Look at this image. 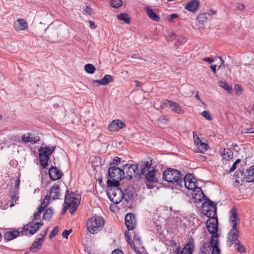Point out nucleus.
<instances>
[{"instance_id": "nucleus-1", "label": "nucleus", "mask_w": 254, "mask_h": 254, "mask_svg": "<svg viewBox=\"0 0 254 254\" xmlns=\"http://www.w3.org/2000/svg\"><path fill=\"white\" fill-rule=\"evenodd\" d=\"M105 224L103 217L95 215L89 218L87 222L86 227L88 232L96 234L102 230Z\"/></svg>"}, {"instance_id": "nucleus-2", "label": "nucleus", "mask_w": 254, "mask_h": 254, "mask_svg": "<svg viewBox=\"0 0 254 254\" xmlns=\"http://www.w3.org/2000/svg\"><path fill=\"white\" fill-rule=\"evenodd\" d=\"M115 185H107V195L110 199L114 203H119L123 199L124 193L119 188L120 183L116 182Z\"/></svg>"}, {"instance_id": "nucleus-3", "label": "nucleus", "mask_w": 254, "mask_h": 254, "mask_svg": "<svg viewBox=\"0 0 254 254\" xmlns=\"http://www.w3.org/2000/svg\"><path fill=\"white\" fill-rule=\"evenodd\" d=\"M182 175L181 172L176 169L169 168L164 171L163 173V179L168 182L171 183L173 185L179 186L180 184L181 178Z\"/></svg>"}, {"instance_id": "nucleus-4", "label": "nucleus", "mask_w": 254, "mask_h": 254, "mask_svg": "<svg viewBox=\"0 0 254 254\" xmlns=\"http://www.w3.org/2000/svg\"><path fill=\"white\" fill-rule=\"evenodd\" d=\"M108 174L110 179L107 181V185H115V182L120 183V181L125 178L124 171L116 166L109 167Z\"/></svg>"}, {"instance_id": "nucleus-5", "label": "nucleus", "mask_w": 254, "mask_h": 254, "mask_svg": "<svg viewBox=\"0 0 254 254\" xmlns=\"http://www.w3.org/2000/svg\"><path fill=\"white\" fill-rule=\"evenodd\" d=\"M80 202V196L78 194L73 192H69L68 190L66 191V194L64 198V204H68V206H71L70 212L71 213H73Z\"/></svg>"}, {"instance_id": "nucleus-6", "label": "nucleus", "mask_w": 254, "mask_h": 254, "mask_svg": "<svg viewBox=\"0 0 254 254\" xmlns=\"http://www.w3.org/2000/svg\"><path fill=\"white\" fill-rule=\"evenodd\" d=\"M55 150V146H41L39 149V160L40 164L43 168H46L48 166L49 156Z\"/></svg>"}, {"instance_id": "nucleus-7", "label": "nucleus", "mask_w": 254, "mask_h": 254, "mask_svg": "<svg viewBox=\"0 0 254 254\" xmlns=\"http://www.w3.org/2000/svg\"><path fill=\"white\" fill-rule=\"evenodd\" d=\"M202 211L205 215L209 218L216 217V204L209 199L202 204Z\"/></svg>"}, {"instance_id": "nucleus-8", "label": "nucleus", "mask_w": 254, "mask_h": 254, "mask_svg": "<svg viewBox=\"0 0 254 254\" xmlns=\"http://www.w3.org/2000/svg\"><path fill=\"white\" fill-rule=\"evenodd\" d=\"M43 224L42 222H34L32 220L23 227L20 233L22 235H34L43 226Z\"/></svg>"}, {"instance_id": "nucleus-9", "label": "nucleus", "mask_w": 254, "mask_h": 254, "mask_svg": "<svg viewBox=\"0 0 254 254\" xmlns=\"http://www.w3.org/2000/svg\"><path fill=\"white\" fill-rule=\"evenodd\" d=\"M179 187H182L183 185L188 190H191L195 188L196 186V180L191 174H187L183 179L181 178Z\"/></svg>"}, {"instance_id": "nucleus-10", "label": "nucleus", "mask_w": 254, "mask_h": 254, "mask_svg": "<svg viewBox=\"0 0 254 254\" xmlns=\"http://www.w3.org/2000/svg\"><path fill=\"white\" fill-rule=\"evenodd\" d=\"M125 173V178L131 179L134 178L138 173V166L135 164H127L123 166Z\"/></svg>"}, {"instance_id": "nucleus-11", "label": "nucleus", "mask_w": 254, "mask_h": 254, "mask_svg": "<svg viewBox=\"0 0 254 254\" xmlns=\"http://www.w3.org/2000/svg\"><path fill=\"white\" fill-rule=\"evenodd\" d=\"M192 134H193V136L194 143L197 147L195 149V151L196 152L203 153L208 149L207 144L204 142H203L199 139V138L196 134V132L193 131Z\"/></svg>"}, {"instance_id": "nucleus-12", "label": "nucleus", "mask_w": 254, "mask_h": 254, "mask_svg": "<svg viewBox=\"0 0 254 254\" xmlns=\"http://www.w3.org/2000/svg\"><path fill=\"white\" fill-rule=\"evenodd\" d=\"M162 105L164 107L171 108L173 112L177 114H183L185 113L184 110L178 104L172 101L166 100L163 102Z\"/></svg>"}, {"instance_id": "nucleus-13", "label": "nucleus", "mask_w": 254, "mask_h": 254, "mask_svg": "<svg viewBox=\"0 0 254 254\" xmlns=\"http://www.w3.org/2000/svg\"><path fill=\"white\" fill-rule=\"evenodd\" d=\"M218 220L216 217L209 218L207 221V229L209 233L214 235L218 230Z\"/></svg>"}, {"instance_id": "nucleus-14", "label": "nucleus", "mask_w": 254, "mask_h": 254, "mask_svg": "<svg viewBox=\"0 0 254 254\" xmlns=\"http://www.w3.org/2000/svg\"><path fill=\"white\" fill-rule=\"evenodd\" d=\"M125 123L120 120H115L111 122L108 126L109 130L111 131H117L126 127Z\"/></svg>"}, {"instance_id": "nucleus-15", "label": "nucleus", "mask_w": 254, "mask_h": 254, "mask_svg": "<svg viewBox=\"0 0 254 254\" xmlns=\"http://www.w3.org/2000/svg\"><path fill=\"white\" fill-rule=\"evenodd\" d=\"M125 225L128 230H132L136 225V220L133 214L127 213L125 218Z\"/></svg>"}, {"instance_id": "nucleus-16", "label": "nucleus", "mask_w": 254, "mask_h": 254, "mask_svg": "<svg viewBox=\"0 0 254 254\" xmlns=\"http://www.w3.org/2000/svg\"><path fill=\"white\" fill-rule=\"evenodd\" d=\"M193 250V242H190L187 243L182 249L177 248L176 252V254H192Z\"/></svg>"}, {"instance_id": "nucleus-17", "label": "nucleus", "mask_w": 254, "mask_h": 254, "mask_svg": "<svg viewBox=\"0 0 254 254\" xmlns=\"http://www.w3.org/2000/svg\"><path fill=\"white\" fill-rule=\"evenodd\" d=\"M128 243L130 244L131 248L136 252V254H142L140 252L137 251V249L138 248L142 246L141 240L140 237L137 235H134L133 241L130 242V239L128 238L127 239Z\"/></svg>"}, {"instance_id": "nucleus-18", "label": "nucleus", "mask_w": 254, "mask_h": 254, "mask_svg": "<svg viewBox=\"0 0 254 254\" xmlns=\"http://www.w3.org/2000/svg\"><path fill=\"white\" fill-rule=\"evenodd\" d=\"M192 197L196 201H201L202 200L205 195L203 194L200 188L197 187L192 190Z\"/></svg>"}, {"instance_id": "nucleus-19", "label": "nucleus", "mask_w": 254, "mask_h": 254, "mask_svg": "<svg viewBox=\"0 0 254 254\" xmlns=\"http://www.w3.org/2000/svg\"><path fill=\"white\" fill-rule=\"evenodd\" d=\"M49 176L52 180H57L60 179L62 175V172L56 167H51L49 170Z\"/></svg>"}, {"instance_id": "nucleus-20", "label": "nucleus", "mask_w": 254, "mask_h": 254, "mask_svg": "<svg viewBox=\"0 0 254 254\" xmlns=\"http://www.w3.org/2000/svg\"><path fill=\"white\" fill-rule=\"evenodd\" d=\"M239 231L237 228H232L230 230L228 236V242L231 245L234 242L238 241Z\"/></svg>"}, {"instance_id": "nucleus-21", "label": "nucleus", "mask_w": 254, "mask_h": 254, "mask_svg": "<svg viewBox=\"0 0 254 254\" xmlns=\"http://www.w3.org/2000/svg\"><path fill=\"white\" fill-rule=\"evenodd\" d=\"M199 5V2L198 0H191L185 5V7L187 10L194 12L198 9Z\"/></svg>"}, {"instance_id": "nucleus-22", "label": "nucleus", "mask_w": 254, "mask_h": 254, "mask_svg": "<svg viewBox=\"0 0 254 254\" xmlns=\"http://www.w3.org/2000/svg\"><path fill=\"white\" fill-rule=\"evenodd\" d=\"M229 221L231 223L232 228H237V221L239 218L236 209L235 208H232L229 211Z\"/></svg>"}, {"instance_id": "nucleus-23", "label": "nucleus", "mask_w": 254, "mask_h": 254, "mask_svg": "<svg viewBox=\"0 0 254 254\" xmlns=\"http://www.w3.org/2000/svg\"><path fill=\"white\" fill-rule=\"evenodd\" d=\"M44 240L45 239L41 236L39 238H36L30 247V251L35 253L37 250H39L41 248Z\"/></svg>"}, {"instance_id": "nucleus-24", "label": "nucleus", "mask_w": 254, "mask_h": 254, "mask_svg": "<svg viewBox=\"0 0 254 254\" xmlns=\"http://www.w3.org/2000/svg\"><path fill=\"white\" fill-rule=\"evenodd\" d=\"M50 196L53 199H58L61 195L60 186L58 184L54 185L50 190Z\"/></svg>"}, {"instance_id": "nucleus-25", "label": "nucleus", "mask_w": 254, "mask_h": 254, "mask_svg": "<svg viewBox=\"0 0 254 254\" xmlns=\"http://www.w3.org/2000/svg\"><path fill=\"white\" fill-rule=\"evenodd\" d=\"M20 232L17 230L6 232L4 233V238L6 241H11L17 237L20 234Z\"/></svg>"}, {"instance_id": "nucleus-26", "label": "nucleus", "mask_w": 254, "mask_h": 254, "mask_svg": "<svg viewBox=\"0 0 254 254\" xmlns=\"http://www.w3.org/2000/svg\"><path fill=\"white\" fill-rule=\"evenodd\" d=\"M152 165V160L142 162L140 165V173L141 175H145L150 170Z\"/></svg>"}, {"instance_id": "nucleus-27", "label": "nucleus", "mask_w": 254, "mask_h": 254, "mask_svg": "<svg viewBox=\"0 0 254 254\" xmlns=\"http://www.w3.org/2000/svg\"><path fill=\"white\" fill-rule=\"evenodd\" d=\"M211 19V16L210 13H203L197 16V21L199 24L203 25Z\"/></svg>"}, {"instance_id": "nucleus-28", "label": "nucleus", "mask_w": 254, "mask_h": 254, "mask_svg": "<svg viewBox=\"0 0 254 254\" xmlns=\"http://www.w3.org/2000/svg\"><path fill=\"white\" fill-rule=\"evenodd\" d=\"M14 26L16 30H24L27 28V23L24 19L20 18L14 22Z\"/></svg>"}, {"instance_id": "nucleus-29", "label": "nucleus", "mask_w": 254, "mask_h": 254, "mask_svg": "<svg viewBox=\"0 0 254 254\" xmlns=\"http://www.w3.org/2000/svg\"><path fill=\"white\" fill-rule=\"evenodd\" d=\"M157 171L155 169L152 168L145 175H144L148 182H156L157 181V180L155 177V174Z\"/></svg>"}, {"instance_id": "nucleus-30", "label": "nucleus", "mask_w": 254, "mask_h": 254, "mask_svg": "<svg viewBox=\"0 0 254 254\" xmlns=\"http://www.w3.org/2000/svg\"><path fill=\"white\" fill-rule=\"evenodd\" d=\"M43 213V219L46 221H49L52 218L54 211L52 207H49L47 209H45Z\"/></svg>"}, {"instance_id": "nucleus-31", "label": "nucleus", "mask_w": 254, "mask_h": 254, "mask_svg": "<svg viewBox=\"0 0 254 254\" xmlns=\"http://www.w3.org/2000/svg\"><path fill=\"white\" fill-rule=\"evenodd\" d=\"M245 178L248 182H254V166L247 170Z\"/></svg>"}, {"instance_id": "nucleus-32", "label": "nucleus", "mask_w": 254, "mask_h": 254, "mask_svg": "<svg viewBox=\"0 0 254 254\" xmlns=\"http://www.w3.org/2000/svg\"><path fill=\"white\" fill-rule=\"evenodd\" d=\"M146 11L147 15L151 19L156 22H158L160 20L159 17L153 11L152 9L149 7H146Z\"/></svg>"}, {"instance_id": "nucleus-33", "label": "nucleus", "mask_w": 254, "mask_h": 254, "mask_svg": "<svg viewBox=\"0 0 254 254\" xmlns=\"http://www.w3.org/2000/svg\"><path fill=\"white\" fill-rule=\"evenodd\" d=\"M233 155V151L229 148H224L222 152V156L226 160L232 158Z\"/></svg>"}, {"instance_id": "nucleus-34", "label": "nucleus", "mask_w": 254, "mask_h": 254, "mask_svg": "<svg viewBox=\"0 0 254 254\" xmlns=\"http://www.w3.org/2000/svg\"><path fill=\"white\" fill-rule=\"evenodd\" d=\"M117 18L119 20L124 21L127 24H129L130 19L128 14L126 13H122L117 15Z\"/></svg>"}, {"instance_id": "nucleus-35", "label": "nucleus", "mask_w": 254, "mask_h": 254, "mask_svg": "<svg viewBox=\"0 0 254 254\" xmlns=\"http://www.w3.org/2000/svg\"><path fill=\"white\" fill-rule=\"evenodd\" d=\"M218 238L217 236H215V235H212L210 238V245L212 249L215 248H219L218 247Z\"/></svg>"}, {"instance_id": "nucleus-36", "label": "nucleus", "mask_w": 254, "mask_h": 254, "mask_svg": "<svg viewBox=\"0 0 254 254\" xmlns=\"http://www.w3.org/2000/svg\"><path fill=\"white\" fill-rule=\"evenodd\" d=\"M103 85H106L110 82L113 81V78L111 75L106 74L102 79Z\"/></svg>"}, {"instance_id": "nucleus-37", "label": "nucleus", "mask_w": 254, "mask_h": 254, "mask_svg": "<svg viewBox=\"0 0 254 254\" xmlns=\"http://www.w3.org/2000/svg\"><path fill=\"white\" fill-rule=\"evenodd\" d=\"M95 69L96 68L95 66L92 64H87L84 65V70L88 73H93L95 72Z\"/></svg>"}, {"instance_id": "nucleus-38", "label": "nucleus", "mask_w": 254, "mask_h": 254, "mask_svg": "<svg viewBox=\"0 0 254 254\" xmlns=\"http://www.w3.org/2000/svg\"><path fill=\"white\" fill-rule=\"evenodd\" d=\"M50 197L48 195L45 196L43 199L40 207L44 210L46 209L47 206L49 205Z\"/></svg>"}, {"instance_id": "nucleus-39", "label": "nucleus", "mask_w": 254, "mask_h": 254, "mask_svg": "<svg viewBox=\"0 0 254 254\" xmlns=\"http://www.w3.org/2000/svg\"><path fill=\"white\" fill-rule=\"evenodd\" d=\"M30 142L32 143H37L40 140V137L37 133H30Z\"/></svg>"}, {"instance_id": "nucleus-40", "label": "nucleus", "mask_w": 254, "mask_h": 254, "mask_svg": "<svg viewBox=\"0 0 254 254\" xmlns=\"http://www.w3.org/2000/svg\"><path fill=\"white\" fill-rule=\"evenodd\" d=\"M219 85L228 92L232 91V88L225 81H221L219 83Z\"/></svg>"}, {"instance_id": "nucleus-41", "label": "nucleus", "mask_w": 254, "mask_h": 254, "mask_svg": "<svg viewBox=\"0 0 254 254\" xmlns=\"http://www.w3.org/2000/svg\"><path fill=\"white\" fill-rule=\"evenodd\" d=\"M44 209L40 207L38 208L37 209V211L33 214V218L32 219V220L35 221L39 220L41 217V214L44 211Z\"/></svg>"}, {"instance_id": "nucleus-42", "label": "nucleus", "mask_w": 254, "mask_h": 254, "mask_svg": "<svg viewBox=\"0 0 254 254\" xmlns=\"http://www.w3.org/2000/svg\"><path fill=\"white\" fill-rule=\"evenodd\" d=\"M111 5L114 8H118L122 6V1L121 0H111Z\"/></svg>"}, {"instance_id": "nucleus-43", "label": "nucleus", "mask_w": 254, "mask_h": 254, "mask_svg": "<svg viewBox=\"0 0 254 254\" xmlns=\"http://www.w3.org/2000/svg\"><path fill=\"white\" fill-rule=\"evenodd\" d=\"M201 114L204 118L208 121H211L212 119L209 112L208 111H203Z\"/></svg>"}, {"instance_id": "nucleus-44", "label": "nucleus", "mask_w": 254, "mask_h": 254, "mask_svg": "<svg viewBox=\"0 0 254 254\" xmlns=\"http://www.w3.org/2000/svg\"><path fill=\"white\" fill-rule=\"evenodd\" d=\"M22 139L23 142L25 143L30 142V133L23 134L22 136Z\"/></svg>"}, {"instance_id": "nucleus-45", "label": "nucleus", "mask_w": 254, "mask_h": 254, "mask_svg": "<svg viewBox=\"0 0 254 254\" xmlns=\"http://www.w3.org/2000/svg\"><path fill=\"white\" fill-rule=\"evenodd\" d=\"M59 232V228L58 227H56L50 233L49 235V238L51 239L53 237H55L56 235H57Z\"/></svg>"}, {"instance_id": "nucleus-46", "label": "nucleus", "mask_w": 254, "mask_h": 254, "mask_svg": "<svg viewBox=\"0 0 254 254\" xmlns=\"http://www.w3.org/2000/svg\"><path fill=\"white\" fill-rule=\"evenodd\" d=\"M240 162V160L239 159H237L236 161L233 163L232 167L230 168L229 172H232L234 171L236 169L237 165Z\"/></svg>"}, {"instance_id": "nucleus-47", "label": "nucleus", "mask_w": 254, "mask_h": 254, "mask_svg": "<svg viewBox=\"0 0 254 254\" xmlns=\"http://www.w3.org/2000/svg\"><path fill=\"white\" fill-rule=\"evenodd\" d=\"M237 250L238 252L243 253L245 252V249L244 246L240 243L237 244Z\"/></svg>"}, {"instance_id": "nucleus-48", "label": "nucleus", "mask_w": 254, "mask_h": 254, "mask_svg": "<svg viewBox=\"0 0 254 254\" xmlns=\"http://www.w3.org/2000/svg\"><path fill=\"white\" fill-rule=\"evenodd\" d=\"M177 41L180 44H184L187 42V39L183 36H179L178 38Z\"/></svg>"}, {"instance_id": "nucleus-49", "label": "nucleus", "mask_w": 254, "mask_h": 254, "mask_svg": "<svg viewBox=\"0 0 254 254\" xmlns=\"http://www.w3.org/2000/svg\"><path fill=\"white\" fill-rule=\"evenodd\" d=\"M121 162V158L119 157H115L112 162V164L117 165H118Z\"/></svg>"}, {"instance_id": "nucleus-50", "label": "nucleus", "mask_w": 254, "mask_h": 254, "mask_svg": "<svg viewBox=\"0 0 254 254\" xmlns=\"http://www.w3.org/2000/svg\"><path fill=\"white\" fill-rule=\"evenodd\" d=\"M71 232V230H64L63 233H62V236L64 237V238H67V237L70 234V233Z\"/></svg>"}, {"instance_id": "nucleus-51", "label": "nucleus", "mask_w": 254, "mask_h": 254, "mask_svg": "<svg viewBox=\"0 0 254 254\" xmlns=\"http://www.w3.org/2000/svg\"><path fill=\"white\" fill-rule=\"evenodd\" d=\"M211 254H220V249L219 248L212 249Z\"/></svg>"}, {"instance_id": "nucleus-52", "label": "nucleus", "mask_w": 254, "mask_h": 254, "mask_svg": "<svg viewBox=\"0 0 254 254\" xmlns=\"http://www.w3.org/2000/svg\"><path fill=\"white\" fill-rule=\"evenodd\" d=\"M237 9L240 10H244L245 8V5L242 3H237L236 4Z\"/></svg>"}, {"instance_id": "nucleus-53", "label": "nucleus", "mask_w": 254, "mask_h": 254, "mask_svg": "<svg viewBox=\"0 0 254 254\" xmlns=\"http://www.w3.org/2000/svg\"><path fill=\"white\" fill-rule=\"evenodd\" d=\"M69 207H71V206H68V204H64V206L63 208L62 213L63 214H64L66 211L67 209Z\"/></svg>"}, {"instance_id": "nucleus-54", "label": "nucleus", "mask_w": 254, "mask_h": 254, "mask_svg": "<svg viewBox=\"0 0 254 254\" xmlns=\"http://www.w3.org/2000/svg\"><path fill=\"white\" fill-rule=\"evenodd\" d=\"M178 17V15L177 14H172L170 15V18H169V21L170 22H172L174 18Z\"/></svg>"}, {"instance_id": "nucleus-55", "label": "nucleus", "mask_w": 254, "mask_h": 254, "mask_svg": "<svg viewBox=\"0 0 254 254\" xmlns=\"http://www.w3.org/2000/svg\"><path fill=\"white\" fill-rule=\"evenodd\" d=\"M48 231V228H47L43 232H42L40 234V236L45 239V237L46 236Z\"/></svg>"}, {"instance_id": "nucleus-56", "label": "nucleus", "mask_w": 254, "mask_h": 254, "mask_svg": "<svg viewBox=\"0 0 254 254\" xmlns=\"http://www.w3.org/2000/svg\"><path fill=\"white\" fill-rule=\"evenodd\" d=\"M203 61L207 62L209 63H212L214 62V60L213 59L208 57L203 58Z\"/></svg>"}, {"instance_id": "nucleus-57", "label": "nucleus", "mask_w": 254, "mask_h": 254, "mask_svg": "<svg viewBox=\"0 0 254 254\" xmlns=\"http://www.w3.org/2000/svg\"><path fill=\"white\" fill-rule=\"evenodd\" d=\"M89 27L91 29H95L96 28V26L93 21L90 20V21H89Z\"/></svg>"}, {"instance_id": "nucleus-58", "label": "nucleus", "mask_w": 254, "mask_h": 254, "mask_svg": "<svg viewBox=\"0 0 254 254\" xmlns=\"http://www.w3.org/2000/svg\"><path fill=\"white\" fill-rule=\"evenodd\" d=\"M84 12L87 14L90 15L91 13V9L89 6H86L84 9Z\"/></svg>"}, {"instance_id": "nucleus-59", "label": "nucleus", "mask_w": 254, "mask_h": 254, "mask_svg": "<svg viewBox=\"0 0 254 254\" xmlns=\"http://www.w3.org/2000/svg\"><path fill=\"white\" fill-rule=\"evenodd\" d=\"M112 254H124L123 252L120 250H116L112 252Z\"/></svg>"}, {"instance_id": "nucleus-60", "label": "nucleus", "mask_w": 254, "mask_h": 254, "mask_svg": "<svg viewBox=\"0 0 254 254\" xmlns=\"http://www.w3.org/2000/svg\"><path fill=\"white\" fill-rule=\"evenodd\" d=\"M219 58L221 62V64L219 66V68H220L221 66H225V65L224 64V61L223 60V58H221V57H219Z\"/></svg>"}, {"instance_id": "nucleus-61", "label": "nucleus", "mask_w": 254, "mask_h": 254, "mask_svg": "<svg viewBox=\"0 0 254 254\" xmlns=\"http://www.w3.org/2000/svg\"><path fill=\"white\" fill-rule=\"evenodd\" d=\"M210 67H211L212 70L213 71V72L215 73L216 71V64L211 65Z\"/></svg>"}, {"instance_id": "nucleus-62", "label": "nucleus", "mask_w": 254, "mask_h": 254, "mask_svg": "<svg viewBox=\"0 0 254 254\" xmlns=\"http://www.w3.org/2000/svg\"><path fill=\"white\" fill-rule=\"evenodd\" d=\"M102 79L101 80H93V82L94 83H98V84H101L103 85V83L102 82Z\"/></svg>"}, {"instance_id": "nucleus-63", "label": "nucleus", "mask_w": 254, "mask_h": 254, "mask_svg": "<svg viewBox=\"0 0 254 254\" xmlns=\"http://www.w3.org/2000/svg\"><path fill=\"white\" fill-rule=\"evenodd\" d=\"M19 184H20V180L18 178L16 180V184H15V187H17V188H18V187L19 186Z\"/></svg>"}, {"instance_id": "nucleus-64", "label": "nucleus", "mask_w": 254, "mask_h": 254, "mask_svg": "<svg viewBox=\"0 0 254 254\" xmlns=\"http://www.w3.org/2000/svg\"><path fill=\"white\" fill-rule=\"evenodd\" d=\"M209 12H211V13H210V14H212V15H215L217 13V11L216 10H213L212 9H210Z\"/></svg>"}]
</instances>
